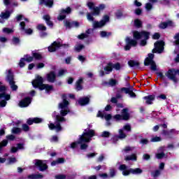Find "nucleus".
<instances>
[{"mask_svg": "<svg viewBox=\"0 0 179 179\" xmlns=\"http://www.w3.org/2000/svg\"><path fill=\"white\" fill-rule=\"evenodd\" d=\"M94 135H96V134L94 133V130H85L83 134L80 137L79 142L71 143V148H72V149H75V148L78 147V144L80 143V150H85V149L87 148V145L83 144V143L90 142V140L92 139V138H93V136H94Z\"/></svg>", "mask_w": 179, "mask_h": 179, "instance_id": "f257e3e1", "label": "nucleus"}, {"mask_svg": "<svg viewBox=\"0 0 179 179\" xmlns=\"http://www.w3.org/2000/svg\"><path fill=\"white\" fill-rule=\"evenodd\" d=\"M43 77L36 75L35 80L32 81V85L34 86V87H38L40 90H45L46 93H50V92H52V86L47 84H43Z\"/></svg>", "mask_w": 179, "mask_h": 179, "instance_id": "f03ea898", "label": "nucleus"}, {"mask_svg": "<svg viewBox=\"0 0 179 179\" xmlns=\"http://www.w3.org/2000/svg\"><path fill=\"white\" fill-rule=\"evenodd\" d=\"M149 36H150V34L145 31H143L141 32H139L138 31H134L133 32V37L136 38V40H140V38H144V40L141 41L140 43V45H142L143 47L146 44V40L149 39Z\"/></svg>", "mask_w": 179, "mask_h": 179, "instance_id": "7ed1b4c3", "label": "nucleus"}, {"mask_svg": "<svg viewBox=\"0 0 179 179\" xmlns=\"http://www.w3.org/2000/svg\"><path fill=\"white\" fill-rule=\"evenodd\" d=\"M63 102L59 104V108H61L60 114L63 117H65L68 113H69V108L68 106H69V102L66 101V95H63Z\"/></svg>", "mask_w": 179, "mask_h": 179, "instance_id": "20e7f679", "label": "nucleus"}, {"mask_svg": "<svg viewBox=\"0 0 179 179\" xmlns=\"http://www.w3.org/2000/svg\"><path fill=\"white\" fill-rule=\"evenodd\" d=\"M119 169L122 171L123 176H129L130 173L132 174H141L142 173V169L139 168L127 170V166L125 164L121 165Z\"/></svg>", "mask_w": 179, "mask_h": 179, "instance_id": "39448f33", "label": "nucleus"}, {"mask_svg": "<svg viewBox=\"0 0 179 179\" xmlns=\"http://www.w3.org/2000/svg\"><path fill=\"white\" fill-rule=\"evenodd\" d=\"M176 75L179 76V69H169L166 73V76H167L169 79H171V80H173L175 83H177L178 82L177 77H176Z\"/></svg>", "mask_w": 179, "mask_h": 179, "instance_id": "423d86ee", "label": "nucleus"}, {"mask_svg": "<svg viewBox=\"0 0 179 179\" xmlns=\"http://www.w3.org/2000/svg\"><path fill=\"white\" fill-rule=\"evenodd\" d=\"M155 55L152 53L148 54V57L145 60V65H150L152 71H156V63L153 61Z\"/></svg>", "mask_w": 179, "mask_h": 179, "instance_id": "0eeeda50", "label": "nucleus"}, {"mask_svg": "<svg viewBox=\"0 0 179 179\" xmlns=\"http://www.w3.org/2000/svg\"><path fill=\"white\" fill-rule=\"evenodd\" d=\"M113 118L116 120V121H120L121 120H124L127 121L129 120V113H128V109H123L122 110V115H115Z\"/></svg>", "mask_w": 179, "mask_h": 179, "instance_id": "6e6552de", "label": "nucleus"}, {"mask_svg": "<svg viewBox=\"0 0 179 179\" xmlns=\"http://www.w3.org/2000/svg\"><path fill=\"white\" fill-rule=\"evenodd\" d=\"M87 6L90 9H94V15H99L100 13V10H103V9L106 8L104 4L100 5L99 7H94V4L92 2L87 3Z\"/></svg>", "mask_w": 179, "mask_h": 179, "instance_id": "1a4fd4ad", "label": "nucleus"}, {"mask_svg": "<svg viewBox=\"0 0 179 179\" xmlns=\"http://www.w3.org/2000/svg\"><path fill=\"white\" fill-rule=\"evenodd\" d=\"M7 80L9 82V85L12 90H17V85H15V81H13V74L10 70H8V74L7 76Z\"/></svg>", "mask_w": 179, "mask_h": 179, "instance_id": "9d476101", "label": "nucleus"}, {"mask_svg": "<svg viewBox=\"0 0 179 179\" xmlns=\"http://www.w3.org/2000/svg\"><path fill=\"white\" fill-rule=\"evenodd\" d=\"M163 50H164V42L158 41L155 43V48L152 50V52H158V54H160L163 52Z\"/></svg>", "mask_w": 179, "mask_h": 179, "instance_id": "9b49d317", "label": "nucleus"}, {"mask_svg": "<svg viewBox=\"0 0 179 179\" xmlns=\"http://www.w3.org/2000/svg\"><path fill=\"white\" fill-rule=\"evenodd\" d=\"M126 43L127 45L124 47L125 51H128L131 50V47H136V44H138V42L136 40L131 39L129 38H126Z\"/></svg>", "mask_w": 179, "mask_h": 179, "instance_id": "f8f14e48", "label": "nucleus"}, {"mask_svg": "<svg viewBox=\"0 0 179 179\" xmlns=\"http://www.w3.org/2000/svg\"><path fill=\"white\" fill-rule=\"evenodd\" d=\"M35 166L39 169L41 171H44V170H47V162L45 161H41L38 159H36L34 161Z\"/></svg>", "mask_w": 179, "mask_h": 179, "instance_id": "ddd939ff", "label": "nucleus"}, {"mask_svg": "<svg viewBox=\"0 0 179 179\" xmlns=\"http://www.w3.org/2000/svg\"><path fill=\"white\" fill-rule=\"evenodd\" d=\"M113 68L116 69V71H119V69H121V64H120V63H116L115 64L109 63L108 66L104 69V71H106V73H108L113 71Z\"/></svg>", "mask_w": 179, "mask_h": 179, "instance_id": "4468645a", "label": "nucleus"}, {"mask_svg": "<svg viewBox=\"0 0 179 179\" xmlns=\"http://www.w3.org/2000/svg\"><path fill=\"white\" fill-rule=\"evenodd\" d=\"M6 90V87L0 83V99H5V100H10V95L6 94L5 91Z\"/></svg>", "mask_w": 179, "mask_h": 179, "instance_id": "2eb2a0df", "label": "nucleus"}, {"mask_svg": "<svg viewBox=\"0 0 179 179\" xmlns=\"http://www.w3.org/2000/svg\"><path fill=\"white\" fill-rule=\"evenodd\" d=\"M110 20V17L108 15H105L103 17V19L101 21V22H95L93 23V26L94 27H103V26H104V24H106V23H107V22H108Z\"/></svg>", "mask_w": 179, "mask_h": 179, "instance_id": "dca6fc26", "label": "nucleus"}, {"mask_svg": "<svg viewBox=\"0 0 179 179\" xmlns=\"http://www.w3.org/2000/svg\"><path fill=\"white\" fill-rule=\"evenodd\" d=\"M71 9L68 7L66 10L63 9L61 10L57 19L58 20H64V19H65V17H66V15H65V13L66 15H69V13H71Z\"/></svg>", "mask_w": 179, "mask_h": 179, "instance_id": "f3484780", "label": "nucleus"}, {"mask_svg": "<svg viewBox=\"0 0 179 179\" xmlns=\"http://www.w3.org/2000/svg\"><path fill=\"white\" fill-rule=\"evenodd\" d=\"M50 129H55V131H56V132H59V131L62 130V127H61V124H59V122H56L55 124L50 123L48 125Z\"/></svg>", "mask_w": 179, "mask_h": 179, "instance_id": "a211bd4d", "label": "nucleus"}, {"mask_svg": "<svg viewBox=\"0 0 179 179\" xmlns=\"http://www.w3.org/2000/svg\"><path fill=\"white\" fill-rule=\"evenodd\" d=\"M60 46L61 43L54 42L50 46L48 47V51L50 52H54V51H57V49H58Z\"/></svg>", "mask_w": 179, "mask_h": 179, "instance_id": "6ab92c4d", "label": "nucleus"}, {"mask_svg": "<svg viewBox=\"0 0 179 179\" xmlns=\"http://www.w3.org/2000/svg\"><path fill=\"white\" fill-rule=\"evenodd\" d=\"M64 24L68 29H71V27H79V22H70L69 21H64Z\"/></svg>", "mask_w": 179, "mask_h": 179, "instance_id": "aec40b11", "label": "nucleus"}, {"mask_svg": "<svg viewBox=\"0 0 179 179\" xmlns=\"http://www.w3.org/2000/svg\"><path fill=\"white\" fill-rule=\"evenodd\" d=\"M33 122L35 124H40V122H43V119L38 118V117H35V118H29L27 120V124L28 125H31L33 124Z\"/></svg>", "mask_w": 179, "mask_h": 179, "instance_id": "412c9836", "label": "nucleus"}, {"mask_svg": "<svg viewBox=\"0 0 179 179\" xmlns=\"http://www.w3.org/2000/svg\"><path fill=\"white\" fill-rule=\"evenodd\" d=\"M30 103H31V99L30 98H25L20 102L19 106L20 107H27Z\"/></svg>", "mask_w": 179, "mask_h": 179, "instance_id": "4be33fe9", "label": "nucleus"}, {"mask_svg": "<svg viewBox=\"0 0 179 179\" xmlns=\"http://www.w3.org/2000/svg\"><path fill=\"white\" fill-rule=\"evenodd\" d=\"M173 26H174V22L172 21H168L167 22H162L159 24V29H166V27Z\"/></svg>", "mask_w": 179, "mask_h": 179, "instance_id": "5701e85b", "label": "nucleus"}, {"mask_svg": "<svg viewBox=\"0 0 179 179\" xmlns=\"http://www.w3.org/2000/svg\"><path fill=\"white\" fill-rule=\"evenodd\" d=\"M121 92L123 93H126V94H129L130 97H136V95L134 93V92L128 88H122Z\"/></svg>", "mask_w": 179, "mask_h": 179, "instance_id": "b1692460", "label": "nucleus"}, {"mask_svg": "<svg viewBox=\"0 0 179 179\" xmlns=\"http://www.w3.org/2000/svg\"><path fill=\"white\" fill-rule=\"evenodd\" d=\"M40 3L41 5H45L46 6L51 8L54 4V0H41Z\"/></svg>", "mask_w": 179, "mask_h": 179, "instance_id": "393cba45", "label": "nucleus"}, {"mask_svg": "<svg viewBox=\"0 0 179 179\" xmlns=\"http://www.w3.org/2000/svg\"><path fill=\"white\" fill-rule=\"evenodd\" d=\"M90 101L89 97H85L79 99L78 103L80 106H86V104H88Z\"/></svg>", "mask_w": 179, "mask_h": 179, "instance_id": "a878e982", "label": "nucleus"}, {"mask_svg": "<svg viewBox=\"0 0 179 179\" xmlns=\"http://www.w3.org/2000/svg\"><path fill=\"white\" fill-rule=\"evenodd\" d=\"M96 117H101V118H105L106 121H110L111 120V115L108 114V115H104L101 113V112H99Z\"/></svg>", "mask_w": 179, "mask_h": 179, "instance_id": "bb28decb", "label": "nucleus"}, {"mask_svg": "<svg viewBox=\"0 0 179 179\" xmlns=\"http://www.w3.org/2000/svg\"><path fill=\"white\" fill-rule=\"evenodd\" d=\"M144 99L145 100L146 104H152L153 100H155V95L145 96Z\"/></svg>", "mask_w": 179, "mask_h": 179, "instance_id": "cd10ccee", "label": "nucleus"}, {"mask_svg": "<svg viewBox=\"0 0 179 179\" xmlns=\"http://www.w3.org/2000/svg\"><path fill=\"white\" fill-rule=\"evenodd\" d=\"M48 80L49 82H54V80H55V72H50L49 74H48Z\"/></svg>", "mask_w": 179, "mask_h": 179, "instance_id": "c85d7f7f", "label": "nucleus"}, {"mask_svg": "<svg viewBox=\"0 0 179 179\" xmlns=\"http://www.w3.org/2000/svg\"><path fill=\"white\" fill-rule=\"evenodd\" d=\"M24 148L23 147V145L22 144H17V148L16 147H13L11 148V152L12 153H15V152H17V150H22V149H24Z\"/></svg>", "mask_w": 179, "mask_h": 179, "instance_id": "c756f323", "label": "nucleus"}, {"mask_svg": "<svg viewBox=\"0 0 179 179\" xmlns=\"http://www.w3.org/2000/svg\"><path fill=\"white\" fill-rule=\"evenodd\" d=\"M43 20H45V22L48 26H50L51 27H52V22L51 21H50V15H44Z\"/></svg>", "mask_w": 179, "mask_h": 179, "instance_id": "7c9ffc66", "label": "nucleus"}, {"mask_svg": "<svg viewBox=\"0 0 179 179\" xmlns=\"http://www.w3.org/2000/svg\"><path fill=\"white\" fill-rule=\"evenodd\" d=\"M82 82H83V80L82 78H80L77 82H76V90H82Z\"/></svg>", "mask_w": 179, "mask_h": 179, "instance_id": "2f4dec72", "label": "nucleus"}, {"mask_svg": "<svg viewBox=\"0 0 179 179\" xmlns=\"http://www.w3.org/2000/svg\"><path fill=\"white\" fill-rule=\"evenodd\" d=\"M64 162H65V159H64V158H59L57 161H53L51 163V165L55 166V164H59L61 163H64Z\"/></svg>", "mask_w": 179, "mask_h": 179, "instance_id": "473e14b6", "label": "nucleus"}, {"mask_svg": "<svg viewBox=\"0 0 179 179\" xmlns=\"http://www.w3.org/2000/svg\"><path fill=\"white\" fill-rule=\"evenodd\" d=\"M0 16L1 19H8V17L10 16V13H9V11H6V13H1Z\"/></svg>", "mask_w": 179, "mask_h": 179, "instance_id": "72a5a7b5", "label": "nucleus"}, {"mask_svg": "<svg viewBox=\"0 0 179 179\" xmlns=\"http://www.w3.org/2000/svg\"><path fill=\"white\" fill-rule=\"evenodd\" d=\"M29 178H30V179L43 178V175H41V174L31 175L29 176Z\"/></svg>", "mask_w": 179, "mask_h": 179, "instance_id": "f704fd0d", "label": "nucleus"}, {"mask_svg": "<svg viewBox=\"0 0 179 179\" xmlns=\"http://www.w3.org/2000/svg\"><path fill=\"white\" fill-rule=\"evenodd\" d=\"M134 25L136 27H142V21L141 20H134Z\"/></svg>", "mask_w": 179, "mask_h": 179, "instance_id": "c9c22d12", "label": "nucleus"}, {"mask_svg": "<svg viewBox=\"0 0 179 179\" xmlns=\"http://www.w3.org/2000/svg\"><path fill=\"white\" fill-rule=\"evenodd\" d=\"M3 33H6V34H10V33H13V29L9 28H3Z\"/></svg>", "mask_w": 179, "mask_h": 179, "instance_id": "e433bc0d", "label": "nucleus"}, {"mask_svg": "<svg viewBox=\"0 0 179 179\" xmlns=\"http://www.w3.org/2000/svg\"><path fill=\"white\" fill-rule=\"evenodd\" d=\"M20 132H22V129H20V128L14 127L12 129V134H20Z\"/></svg>", "mask_w": 179, "mask_h": 179, "instance_id": "4c0bfd02", "label": "nucleus"}, {"mask_svg": "<svg viewBox=\"0 0 179 179\" xmlns=\"http://www.w3.org/2000/svg\"><path fill=\"white\" fill-rule=\"evenodd\" d=\"M24 59L27 61V62H31V61H33V57L25 55Z\"/></svg>", "mask_w": 179, "mask_h": 179, "instance_id": "58836bf2", "label": "nucleus"}, {"mask_svg": "<svg viewBox=\"0 0 179 179\" xmlns=\"http://www.w3.org/2000/svg\"><path fill=\"white\" fill-rule=\"evenodd\" d=\"M162 141V138L159 136L152 137L151 138V142H160Z\"/></svg>", "mask_w": 179, "mask_h": 179, "instance_id": "ea45409f", "label": "nucleus"}, {"mask_svg": "<svg viewBox=\"0 0 179 179\" xmlns=\"http://www.w3.org/2000/svg\"><path fill=\"white\" fill-rule=\"evenodd\" d=\"M125 160H136V155H132L131 156L127 157Z\"/></svg>", "mask_w": 179, "mask_h": 179, "instance_id": "a19ab883", "label": "nucleus"}, {"mask_svg": "<svg viewBox=\"0 0 179 179\" xmlns=\"http://www.w3.org/2000/svg\"><path fill=\"white\" fill-rule=\"evenodd\" d=\"M56 120L57 122H62L63 121H65V118H64L63 117H61L59 115H57Z\"/></svg>", "mask_w": 179, "mask_h": 179, "instance_id": "79ce46f5", "label": "nucleus"}, {"mask_svg": "<svg viewBox=\"0 0 179 179\" xmlns=\"http://www.w3.org/2000/svg\"><path fill=\"white\" fill-rule=\"evenodd\" d=\"M37 29H38V30H41L42 31H44L46 30L47 28L43 24H39V25L37 26Z\"/></svg>", "mask_w": 179, "mask_h": 179, "instance_id": "37998d69", "label": "nucleus"}, {"mask_svg": "<svg viewBox=\"0 0 179 179\" xmlns=\"http://www.w3.org/2000/svg\"><path fill=\"white\" fill-rule=\"evenodd\" d=\"M16 162L17 161L15 157H11L8 159V164H13V163H16Z\"/></svg>", "mask_w": 179, "mask_h": 179, "instance_id": "c03bdc74", "label": "nucleus"}, {"mask_svg": "<svg viewBox=\"0 0 179 179\" xmlns=\"http://www.w3.org/2000/svg\"><path fill=\"white\" fill-rule=\"evenodd\" d=\"M8 145V140H3L0 143V149L1 148H4V146H6Z\"/></svg>", "mask_w": 179, "mask_h": 179, "instance_id": "a18cd8bd", "label": "nucleus"}, {"mask_svg": "<svg viewBox=\"0 0 179 179\" xmlns=\"http://www.w3.org/2000/svg\"><path fill=\"white\" fill-rule=\"evenodd\" d=\"M33 56L34 57V58H36V59H41V58H43L41 55H40L39 53H33Z\"/></svg>", "mask_w": 179, "mask_h": 179, "instance_id": "49530a36", "label": "nucleus"}, {"mask_svg": "<svg viewBox=\"0 0 179 179\" xmlns=\"http://www.w3.org/2000/svg\"><path fill=\"white\" fill-rule=\"evenodd\" d=\"M128 64L129 66H136V65H138V62L130 60L129 61Z\"/></svg>", "mask_w": 179, "mask_h": 179, "instance_id": "de8ad7c7", "label": "nucleus"}, {"mask_svg": "<svg viewBox=\"0 0 179 179\" xmlns=\"http://www.w3.org/2000/svg\"><path fill=\"white\" fill-rule=\"evenodd\" d=\"M23 19H24V21H25V22H29V20H27V19L23 17V15H18V16L17 17V22H20V20H23Z\"/></svg>", "mask_w": 179, "mask_h": 179, "instance_id": "09e8293b", "label": "nucleus"}, {"mask_svg": "<svg viewBox=\"0 0 179 179\" xmlns=\"http://www.w3.org/2000/svg\"><path fill=\"white\" fill-rule=\"evenodd\" d=\"M84 47L83 45H76V50L80 51L81 50H83Z\"/></svg>", "mask_w": 179, "mask_h": 179, "instance_id": "8fccbe9b", "label": "nucleus"}, {"mask_svg": "<svg viewBox=\"0 0 179 179\" xmlns=\"http://www.w3.org/2000/svg\"><path fill=\"white\" fill-rule=\"evenodd\" d=\"M119 134H120V138L122 139H124V138H125L127 136L124 134V132L122 131V129H120L119 130Z\"/></svg>", "mask_w": 179, "mask_h": 179, "instance_id": "3c124183", "label": "nucleus"}, {"mask_svg": "<svg viewBox=\"0 0 179 179\" xmlns=\"http://www.w3.org/2000/svg\"><path fill=\"white\" fill-rule=\"evenodd\" d=\"M109 85H110V86H115V85H117V80H113V79L110 80L109 81Z\"/></svg>", "mask_w": 179, "mask_h": 179, "instance_id": "603ef678", "label": "nucleus"}, {"mask_svg": "<svg viewBox=\"0 0 179 179\" xmlns=\"http://www.w3.org/2000/svg\"><path fill=\"white\" fill-rule=\"evenodd\" d=\"M24 61H26L24 59V58H22L20 59V63H19L20 68H23V66H24Z\"/></svg>", "mask_w": 179, "mask_h": 179, "instance_id": "864d4df0", "label": "nucleus"}, {"mask_svg": "<svg viewBox=\"0 0 179 179\" xmlns=\"http://www.w3.org/2000/svg\"><path fill=\"white\" fill-rule=\"evenodd\" d=\"M157 159H163L164 157V153L161 152L156 155Z\"/></svg>", "mask_w": 179, "mask_h": 179, "instance_id": "5fc2aeb1", "label": "nucleus"}, {"mask_svg": "<svg viewBox=\"0 0 179 179\" xmlns=\"http://www.w3.org/2000/svg\"><path fill=\"white\" fill-rule=\"evenodd\" d=\"M152 5L150 3H147L145 4V8L147 10H150L152 9Z\"/></svg>", "mask_w": 179, "mask_h": 179, "instance_id": "6e6d98bb", "label": "nucleus"}, {"mask_svg": "<svg viewBox=\"0 0 179 179\" xmlns=\"http://www.w3.org/2000/svg\"><path fill=\"white\" fill-rule=\"evenodd\" d=\"M152 38L154 40H157L159 38H160V34L159 33H155L153 36H152Z\"/></svg>", "mask_w": 179, "mask_h": 179, "instance_id": "4d7b16f0", "label": "nucleus"}, {"mask_svg": "<svg viewBox=\"0 0 179 179\" xmlns=\"http://www.w3.org/2000/svg\"><path fill=\"white\" fill-rule=\"evenodd\" d=\"M108 36H110V33H107L106 31H101V37H107Z\"/></svg>", "mask_w": 179, "mask_h": 179, "instance_id": "13d9d810", "label": "nucleus"}, {"mask_svg": "<svg viewBox=\"0 0 179 179\" xmlns=\"http://www.w3.org/2000/svg\"><path fill=\"white\" fill-rule=\"evenodd\" d=\"M7 104L6 101L2 100L0 101V107H6Z\"/></svg>", "mask_w": 179, "mask_h": 179, "instance_id": "bf43d9fd", "label": "nucleus"}, {"mask_svg": "<svg viewBox=\"0 0 179 179\" xmlns=\"http://www.w3.org/2000/svg\"><path fill=\"white\" fill-rule=\"evenodd\" d=\"M141 143H142V145H148V143H149V141L146 138H143L141 141Z\"/></svg>", "mask_w": 179, "mask_h": 179, "instance_id": "052dcab7", "label": "nucleus"}, {"mask_svg": "<svg viewBox=\"0 0 179 179\" xmlns=\"http://www.w3.org/2000/svg\"><path fill=\"white\" fill-rule=\"evenodd\" d=\"M56 179H65L66 178V176H65L64 175H57L55 176Z\"/></svg>", "mask_w": 179, "mask_h": 179, "instance_id": "680f3d73", "label": "nucleus"}, {"mask_svg": "<svg viewBox=\"0 0 179 179\" xmlns=\"http://www.w3.org/2000/svg\"><path fill=\"white\" fill-rule=\"evenodd\" d=\"M6 139H8V141H13L15 139V136L13 135H8L6 136Z\"/></svg>", "mask_w": 179, "mask_h": 179, "instance_id": "e2e57ef3", "label": "nucleus"}, {"mask_svg": "<svg viewBox=\"0 0 179 179\" xmlns=\"http://www.w3.org/2000/svg\"><path fill=\"white\" fill-rule=\"evenodd\" d=\"M102 136L104 138H108V136H110V133L108 131H103L102 133Z\"/></svg>", "mask_w": 179, "mask_h": 179, "instance_id": "0e129e2a", "label": "nucleus"}, {"mask_svg": "<svg viewBox=\"0 0 179 179\" xmlns=\"http://www.w3.org/2000/svg\"><path fill=\"white\" fill-rule=\"evenodd\" d=\"M124 129L125 131H131V125L129 124H126L124 126Z\"/></svg>", "mask_w": 179, "mask_h": 179, "instance_id": "69168bd1", "label": "nucleus"}, {"mask_svg": "<svg viewBox=\"0 0 179 179\" xmlns=\"http://www.w3.org/2000/svg\"><path fill=\"white\" fill-rule=\"evenodd\" d=\"M20 25L21 27V30H24V26L26 25V24L24 23V21H22Z\"/></svg>", "mask_w": 179, "mask_h": 179, "instance_id": "338daca9", "label": "nucleus"}, {"mask_svg": "<svg viewBox=\"0 0 179 179\" xmlns=\"http://www.w3.org/2000/svg\"><path fill=\"white\" fill-rule=\"evenodd\" d=\"M66 70H60L59 71V76H62V75H64V73H66Z\"/></svg>", "mask_w": 179, "mask_h": 179, "instance_id": "774afa93", "label": "nucleus"}]
</instances>
